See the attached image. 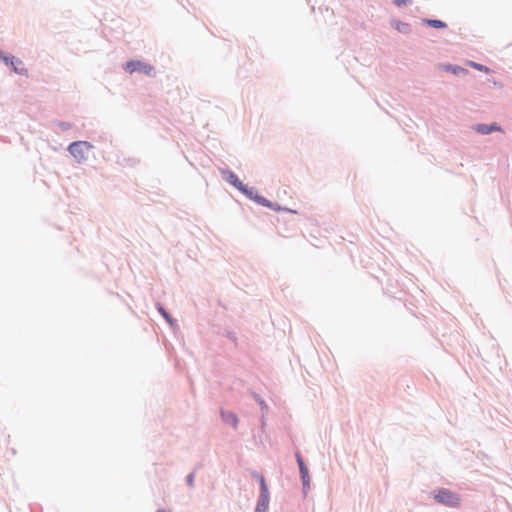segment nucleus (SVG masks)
Instances as JSON below:
<instances>
[{"label":"nucleus","instance_id":"1a4fd4ad","mask_svg":"<svg viewBox=\"0 0 512 512\" xmlns=\"http://www.w3.org/2000/svg\"><path fill=\"white\" fill-rule=\"evenodd\" d=\"M222 417L225 421L232 423L234 427L237 426L238 419L237 417L232 413H222Z\"/></svg>","mask_w":512,"mask_h":512},{"label":"nucleus","instance_id":"4468645a","mask_svg":"<svg viewBox=\"0 0 512 512\" xmlns=\"http://www.w3.org/2000/svg\"><path fill=\"white\" fill-rule=\"evenodd\" d=\"M407 3V0H394V4L397 6H402Z\"/></svg>","mask_w":512,"mask_h":512},{"label":"nucleus","instance_id":"dca6fc26","mask_svg":"<svg viewBox=\"0 0 512 512\" xmlns=\"http://www.w3.org/2000/svg\"><path fill=\"white\" fill-rule=\"evenodd\" d=\"M266 510H264V507H261L260 511H257L256 512H265Z\"/></svg>","mask_w":512,"mask_h":512},{"label":"nucleus","instance_id":"f257e3e1","mask_svg":"<svg viewBox=\"0 0 512 512\" xmlns=\"http://www.w3.org/2000/svg\"><path fill=\"white\" fill-rule=\"evenodd\" d=\"M125 69L129 73L141 72L148 76L154 75L155 72L154 67L152 65L139 60H131L127 62L125 65Z\"/></svg>","mask_w":512,"mask_h":512},{"label":"nucleus","instance_id":"9b49d317","mask_svg":"<svg viewBox=\"0 0 512 512\" xmlns=\"http://www.w3.org/2000/svg\"><path fill=\"white\" fill-rule=\"evenodd\" d=\"M428 24L435 28H444L446 24L440 20H429Z\"/></svg>","mask_w":512,"mask_h":512},{"label":"nucleus","instance_id":"f8f14e48","mask_svg":"<svg viewBox=\"0 0 512 512\" xmlns=\"http://www.w3.org/2000/svg\"><path fill=\"white\" fill-rule=\"evenodd\" d=\"M470 66H472L473 68H475L479 71H487L488 70L485 66L475 63V62H470Z\"/></svg>","mask_w":512,"mask_h":512},{"label":"nucleus","instance_id":"6e6552de","mask_svg":"<svg viewBox=\"0 0 512 512\" xmlns=\"http://www.w3.org/2000/svg\"><path fill=\"white\" fill-rule=\"evenodd\" d=\"M251 198H253L257 203H259L263 206L270 207L276 211H278L280 209L279 207L273 206L272 203H270L266 198H264L262 196L255 195L254 197L252 196Z\"/></svg>","mask_w":512,"mask_h":512},{"label":"nucleus","instance_id":"ddd939ff","mask_svg":"<svg viewBox=\"0 0 512 512\" xmlns=\"http://www.w3.org/2000/svg\"><path fill=\"white\" fill-rule=\"evenodd\" d=\"M447 70L451 71L453 73H458L460 71H463V69L461 67H452V66L447 67Z\"/></svg>","mask_w":512,"mask_h":512},{"label":"nucleus","instance_id":"0eeeda50","mask_svg":"<svg viewBox=\"0 0 512 512\" xmlns=\"http://www.w3.org/2000/svg\"><path fill=\"white\" fill-rule=\"evenodd\" d=\"M475 130L478 133L485 135V134H490L495 131H501V128L495 123L491 124V125L479 124L475 127Z\"/></svg>","mask_w":512,"mask_h":512},{"label":"nucleus","instance_id":"f03ea898","mask_svg":"<svg viewBox=\"0 0 512 512\" xmlns=\"http://www.w3.org/2000/svg\"><path fill=\"white\" fill-rule=\"evenodd\" d=\"M434 497L437 502L451 507H456L460 503L459 496L446 489L439 490Z\"/></svg>","mask_w":512,"mask_h":512},{"label":"nucleus","instance_id":"39448f33","mask_svg":"<svg viewBox=\"0 0 512 512\" xmlns=\"http://www.w3.org/2000/svg\"><path fill=\"white\" fill-rule=\"evenodd\" d=\"M4 61L7 65H11L14 71L18 74L25 75L27 74V69L24 67L22 61L15 57H5Z\"/></svg>","mask_w":512,"mask_h":512},{"label":"nucleus","instance_id":"7ed1b4c3","mask_svg":"<svg viewBox=\"0 0 512 512\" xmlns=\"http://www.w3.org/2000/svg\"><path fill=\"white\" fill-rule=\"evenodd\" d=\"M91 149L90 143L86 141H76L70 144L68 150L77 161L86 159V153Z\"/></svg>","mask_w":512,"mask_h":512},{"label":"nucleus","instance_id":"9d476101","mask_svg":"<svg viewBox=\"0 0 512 512\" xmlns=\"http://www.w3.org/2000/svg\"><path fill=\"white\" fill-rule=\"evenodd\" d=\"M297 461H298V464H299V468H300V472L302 474V478L303 480H305V478L307 477L308 475V470L307 468L305 467L301 457L299 455H297Z\"/></svg>","mask_w":512,"mask_h":512},{"label":"nucleus","instance_id":"20e7f679","mask_svg":"<svg viewBox=\"0 0 512 512\" xmlns=\"http://www.w3.org/2000/svg\"><path fill=\"white\" fill-rule=\"evenodd\" d=\"M223 174L226 175V177H225L226 180L229 183H231L234 187L239 189L241 192H243L247 196L252 197L253 191L248 190L233 172L224 171Z\"/></svg>","mask_w":512,"mask_h":512},{"label":"nucleus","instance_id":"2eb2a0df","mask_svg":"<svg viewBox=\"0 0 512 512\" xmlns=\"http://www.w3.org/2000/svg\"><path fill=\"white\" fill-rule=\"evenodd\" d=\"M159 311L167 320H169V315L161 306L159 307Z\"/></svg>","mask_w":512,"mask_h":512},{"label":"nucleus","instance_id":"423d86ee","mask_svg":"<svg viewBox=\"0 0 512 512\" xmlns=\"http://www.w3.org/2000/svg\"><path fill=\"white\" fill-rule=\"evenodd\" d=\"M261 499L257 504V511H260L261 507H264V510L267 509L268 505V488L265 483V480L263 477H261Z\"/></svg>","mask_w":512,"mask_h":512}]
</instances>
